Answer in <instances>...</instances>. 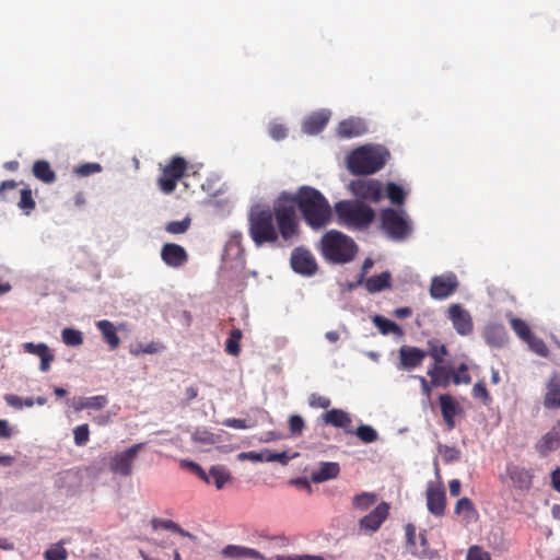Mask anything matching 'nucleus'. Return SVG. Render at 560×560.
<instances>
[{
	"instance_id": "f257e3e1",
	"label": "nucleus",
	"mask_w": 560,
	"mask_h": 560,
	"mask_svg": "<svg viewBox=\"0 0 560 560\" xmlns=\"http://www.w3.org/2000/svg\"><path fill=\"white\" fill-rule=\"evenodd\" d=\"M313 230L326 228L332 220V210L326 197L316 188L301 186L295 194L282 191L275 199L276 220L279 222L283 242L293 244L300 235V220Z\"/></svg>"
},
{
	"instance_id": "f03ea898",
	"label": "nucleus",
	"mask_w": 560,
	"mask_h": 560,
	"mask_svg": "<svg viewBox=\"0 0 560 560\" xmlns=\"http://www.w3.org/2000/svg\"><path fill=\"white\" fill-rule=\"evenodd\" d=\"M248 223L249 236L256 246L275 244L279 241L281 245H289L283 242L279 222L276 220L275 201L271 209L260 207L252 209Z\"/></svg>"
},
{
	"instance_id": "7ed1b4c3",
	"label": "nucleus",
	"mask_w": 560,
	"mask_h": 560,
	"mask_svg": "<svg viewBox=\"0 0 560 560\" xmlns=\"http://www.w3.org/2000/svg\"><path fill=\"white\" fill-rule=\"evenodd\" d=\"M389 152L378 144H365L352 150V174H374L386 164Z\"/></svg>"
},
{
	"instance_id": "20e7f679",
	"label": "nucleus",
	"mask_w": 560,
	"mask_h": 560,
	"mask_svg": "<svg viewBox=\"0 0 560 560\" xmlns=\"http://www.w3.org/2000/svg\"><path fill=\"white\" fill-rule=\"evenodd\" d=\"M318 249L328 262L346 264L350 261V240L339 231H327L319 241Z\"/></svg>"
},
{
	"instance_id": "39448f33",
	"label": "nucleus",
	"mask_w": 560,
	"mask_h": 560,
	"mask_svg": "<svg viewBox=\"0 0 560 560\" xmlns=\"http://www.w3.org/2000/svg\"><path fill=\"white\" fill-rule=\"evenodd\" d=\"M188 168L187 161L182 156H173L168 164L162 170V175L158 179L160 190L166 195L172 194Z\"/></svg>"
},
{
	"instance_id": "423d86ee",
	"label": "nucleus",
	"mask_w": 560,
	"mask_h": 560,
	"mask_svg": "<svg viewBox=\"0 0 560 560\" xmlns=\"http://www.w3.org/2000/svg\"><path fill=\"white\" fill-rule=\"evenodd\" d=\"M180 466L189 469L192 474L198 476L205 482L213 483L218 490H221L228 482L232 480V475L224 466H212L208 472L203 468L191 460H180Z\"/></svg>"
},
{
	"instance_id": "0eeeda50",
	"label": "nucleus",
	"mask_w": 560,
	"mask_h": 560,
	"mask_svg": "<svg viewBox=\"0 0 560 560\" xmlns=\"http://www.w3.org/2000/svg\"><path fill=\"white\" fill-rule=\"evenodd\" d=\"M382 228L393 240L406 238L410 231V224L404 213L392 208L384 209L381 213Z\"/></svg>"
},
{
	"instance_id": "6e6552de",
	"label": "nucleus",
	"mask_w": 560,
	"mask_h": 560,
	"mask_svg": "<svg viewBox=\"0 0 560 560\" xmlns=\"http://www.w3.org/2000/svg\"><path fill=\"white\" fill-rule=\"evenodd\" d=\"M389 513L390 504L388 502L382 501L378 503L370 513L359 520V534L366 536L375 534L388 518Z\"/></svg>"
},
{
	"instance_id": "1a4fd4ad",
	"label": "nucleus",
	"mask_w": 560,
	"mask_h": 560,
	"mask_svg": "<svg viewBox=\"0 0 560 560\" xmlns=\"http://www.w3.org/2000/svg\"><path fill=\"white\" fill-rule=\"evenodd\" d=\"M143 445V443H137L126 451L115 454L109 462L110 471L122 477H129L132 474V464Z\"/></svg>"
},
{
	"instance_id": "9d476101",
	"label": "nucleus",
	"mask_w": 560,
	"mask_h": 560,
	"mask_svg": "<svg viewBox=\"0 0 560 560\" xmlns=\"http://www.w3.org/2000/svg\"><path fill=\"white\" fill-rule=\"evenodd\" d=\"M290 264L296 273L306 277L315 275L318 269L315 257L304 247H296L292 250Z\"/></svg>"
},
{
	"instance_id": "9b49d317",
	"label": "nucleus",
	"mask_w": 560,
	"mask_h": 560,
	"mask_svg": "<svg viewBox=\"0 0 560 560\" xmlns=\"http://www.w3.org/2000/svg\"><path fill=\"white\" fill-rule=\"evenodd\" d=\"M447 318L460 336H469L474 331V322L470 313L460 304H451L447 308Z\"/></svg>"
},
{
	"instance_id": "f8f14e48",
	"label": "nucleus",
	"mask_w": 560,
	"mask_h": 560,
	"mask_svg": "<svg viewBox=\"0 0 560 560\" xmlns=\"http://www.w3.org/2000/svg\"><path fill=\"white\" fill-rule=\"evenodd\" d=\"M427 508L435 516H443L446 508V493L441 482H429L427 487Z\"/></svg>"
},
{
	"instance_id": "ddd939ff",
	"label": "nucleus",
	"mask_w": 560,
	"mask_h": 560,
	"mask_svg": "<svg viewBox=\"0 0 560 560\" xmlns=\"http://www.w3.org/2000/svg\"><path fill=\"white\" fill-rule=\"evenodd\" d=\"M457 287L458 281L454 273L436 276L432 279L430 294L435 300H444L452 295Z\"/></svg>"
},
{
	"instance_id": "4468645a",
	"label": "nucleus",
	"mask_w": 560,
	"mask_h": 560,
	"mask_svg": "<svg viewBox=\"0 0 560 560\" xmlns=\"http://www.w3.org/2000/svg\"><path fill=\"white\" fill-rule=\"evenodd\" d=\"M352 195L363 200L377 202L382 198V185L376 179L352 180Z\"/></svg>"
},
{
	"instance_id": "2eb2a0df",
	"label": "nucleus",
	"mask_w": 560,
	"mask_h": 560,
	"mask_svg": "<svg viewBox=\"0 0 560 560\" xmlns=\"http://www.w3.org/2000/svg\"><path fill=\"white\" fill-rule=\"evenodd\" d=\"M161 259L171 268H180L188 261L186 249L176 243H165L161 248Z\"/></svg>"
},
{
	"instance_id": "dca6fc26",
	"label": "nucleus",
	"mask_w": 560,
	"mask_h": 560,
	"mask_svg": "<svg viewBox=\"0 0 560 560\" xmlns=\"http://www.w3.org/2000/svg\"><path fill=\"white\" fill-rule=\"evenodd\" d=\"M428 352L417 347L402 346L399 349V369L410 371L420 366Z\"/></svg>"
},
{
	"instance_id": "f3484780",
	"label": "nucleus",
	"mask_w": 560,
	"mask_h": 560,
	"mask_svg": "<svg viewBox=\"0 0 560 560\" xmlns=\"http://www.w3.org/2000/svg\"><path fill=\"white\" fill-rule=\"evenodd\" d=\"M441 413L448 430H453L456 425L455 416L462 412L459 404L448 394L439 397Z\"/></svg>"
},
{
	"instance_id": "a211bd4d",
	"label": "nucleus",
	"mask_w": 560,
	"mask_h": 560,
	"mask_svg": "<svg viewBox=\"0 0 560 560\" xmlns=\"http://www.w3.org/2000/svg\"><path fill=\"white\" fill-rule=\"evenodd\" d=\"M330 119V112L322 109L310 114L302 124V130L306 135L319 133L328 124Z\"/></svg>"
},
{
	"instance_id": "6ab92c4d",
	"label": "nucleus",
	"mask_w": 560,
	"mask_h": 560,
	"mask_svg": "<svg viewBox=\"0 0 560 560\" xmlns=\"http://www.w3.org/2000/svg\"><path fill=\"white\" fill-rule=\"evenodd\" d=\"M482 337L489 346L494 348L503 347L509 340L505 327L495 323H490L483 328Z\"/></svg>"
},
{
	"instance_id": "aec40b11",
	"label": "nucleus",
	"mask_w": 560,
	"mask_h": 560,
	"mask_svg": "<svg viewBox=\"0 0 560 560\" xmlns=\"http://www.w3.org/2000/svg\"><path fill=\"white\" fill-rule=\"evenodd\" d=\"M374 210L361 202H352V228L366 229L374 220Z\"/></svg>"
},
{
	"instance_id": "412c9836",
	"label": "nucleus",
	"mask_w": 560,
	"mask_h": 560,
	"mask_svg": "<svg viewBox=\"0 0 560 560\" xmlns=\"http://www.w3.org/2000/svg\"><path fill=\"white\" fill-rule=\"evenodd\" d=\"M506 472L515 488L529 490L533 485L534 474L530 469L517 465L508 466Z\"/></svg>"
},
{
	"instance_id": "4be33fe9",
	"label": "nucleus",
	"mask_w": 560,
	"mask_h": 560,
	"mask_svg": "<svg viewBox=\"0 0 560 560\" xmlns=\"http://www.w3.org/2000/svg\"><path fill=\"white\" fill-rule=\"evenodd\" d=\"M222 556L230 559L267 560L258 550L238 545H228L223 548Z\"/></svg>"
},
{
	"instance_id": "5701e85b",
	"label": "nucleus",
	"mask_w": 560,
	"mask_h": 560,
	"mask_svg": "<svg viewBox=\"0 0 560 560\" xmlns=\"http://www.w3.org/2000/svg\"><path fill=\"white\" fill-rule=\"evenodd\" d=\"M546 409H558L560 407V375L555 373L546 385L544 397Z\"/></svg>"
},
{
	"instance_id": "b1692460",
	"label": "nucleus",
	"mask_w": 560,
	"mask_h": 560,
	"mask_svg": "<svg viewBox=\"0 0 560 560\" xmlns=\"http://www.w3.org/2000/svg\"><path fill=\"white\" fill-rule=\"evenodd\" d=\"M340 467L338 463L324 462L319 464L317 469H314L310 478L314 483H320L338 476Z\"/></svg>"
},
{
	"instance_id": "393cba45",
	"label": "nucleus",
	"mask_w": 560,
	"mask_h": 560,
	"mask_svg": "<svg viewBox=\"0 0 560 560\" xmlns=\"http://www.w3.org/2000/svg\"><path fill=\"white\" fill-rule=\"evenodd\" d=\"M560 447V430L553 428L546 433L536 444V450L541 456H547L550 452Z\"/></svg>"
},
{
	"instance_id": "a878e982",
	"label": "nucleus",
	"mask_w": 560,
	"mask_h": 560,
	"mask_svg": "<svg viewBox=\"0 0 560 560\" xmlns=\"http://www.w3.org/2000/svg\"><path fill=\"white\" fill-rule=\"evenodd\" d=\"M97 329L101 331L104 341L108 345L110 350H116L120 345V338L117 335L115 325L107 320L102 319L96 323Z\"/></svg>"
},
{
	"instance_id": "bb28decb",
	"label": "nucleus",
	"mask_w": 560,
	"mask_h": 560,
	"mask_svg": "<svg viewBox=\"0 0 560 560\" xmlns=\"http://www.w3.org/2000/svg\"><path fill=\"white\" fill-rule=\"evenodd\" d=\"M428 375L431 378L432 386L448 387L451 383L452 369L443 364H434L429 371Z\"/></svg>"
},
{
	"instance_id": "cd10ccee",
	"label": "nucleus",
	"mask_w": 560,
	"mask_h": 560,
	"mask_svg": "<svg viewBox=\"0 0 560 560\" xmlns=\"http://www.w3.org/2000/svg\"><path fill=\"white\" fill-rule=\"evenodd\" d=\"M108 404V399L104 395H97L93 397H79L73 400L72 407L75 411L84 409L100 410Z\"/></svg>"
},
{
	"instance_id": "c85d7f7f",
	"label": "nucleus",
	"mask_w": 560,
	"mask_h": 560,
	"mask_svg": "<svg viewBox=\"0 0 560 560\" xmlns=\"http://www.w3.org/2000/svg\"><path fill=\"white\" fill-rule=\"evenodd\" d=\"M365 289L370 293H376L392 285V276L388 271H384L378 276L370 277L364 282Z\"/></svg>"
},
{
	"instance_id": "c756f323",
	"label": "nucleus",
	"mask_w": 560,
	"mask_h": 560,
	"mask_svg": "<svg viewBox=\"0 0 560 560\" xmlns=\"http://www.w3.org/2000/svg\"><path fill=\"white\" fill-rule=\"evenodd\" d=\"M33 175L45 184H51L56 180V173L50 164L45 160H37L33 164Z\"/></svg>"
},
{
	"instance_id": "7c9ffc66",
	"label": "nucleus",
	"mask_w": 560,
	"mask_h": 560,
	"mask_svg": "<svg viewBox=\"0 0 560 560\" xmlns=\"http://www.w3.org/2000/svg\"><path fill=\"white\" fill-rule=\"evenodd\" d=\"M151 525H152L153 529H155V530L158 528L162 527L164 529L179 534L183 537H187V538L191 539L192 541L197 540V537L195 535L185 530L176 522H174L172 520H160V518L154 517L151 521Z\"/></svg>"
},
{
	"instance_id": "2f4dec72",
	"label": "nucleus",
	"mask_w": 560,
	"mask_h": 560,
	"mask_svg": "<svg viewBox=\"0 0 560 560\" xmlns=\"http://www.w3.org/2000/svg\"><path fill=\"white\" fill-rule=\"evenodd\" d=\"M373 323L382 335L393 334L399 337L404 335L400 326L384 316L375 315L373 317Z\"/></svg>"
},
{
	"instance_id": "473e14b6",
	"label": "nucleus",
	"mask_w": 560,
	"mask_h": 560,
	"mask_svg": "<svg viewBox=\"0 0 560 560\" xmlns=\"http://www.w3.org/2000/svg\"><path fill=\"white\" fill-rule=\"evenodd\" d=\"M455 513L463 515L467 522L476 520L478 516L477 510L469 498H462L456 502Z\"/></svg>"
},
{
	"instance_id": "72a5a7b5",
	"label": "nucleus",
	"mask_w": 560,
	"mask_h": 560,
	"mask_svg": "<svg viewBox=\"0 0 560 560\" xmlns=\"http://www.w3.org/2000/svg\"><path fill=\"white\" fill-rule=\"evenodd\" d=\"M376 501L377 494L374 492H362L352 498V504L361 511H368Z\"/></svg>"
},
{
	"instance_id": "f704fd0d",
	"label": "nucleus",
	"mask_w": 560,
	"mask_h": 560,
	"mask_svg": "<svg viewBox=\"0 0 560 560\" xmlns=\"http://www.w3.org/2000/svg\"><path fill=\"white\" fill-rule=\"evenodd\" d=\"M511 327L520 339L527 341L534 334L526 322L521 318H511Z\"/></svg>"
},
{
	"instance_id": "c9c22d12",
	"label": "nucleus",
	"mask_w": 560,
	"mask_h": 560,
	"mask_svg": "<svg viewBox=\"0 0 560 560\" xmlns=\"http://www.w3.org/2000/svg\"><path fill=\"white\" fill-rule=\"evenodd\" d=\"M62 341L70 347H78L83 343L82 332L73 328H65L61 331Z\"/></svg>"
},
{
	"instance_id": "e433bc0d",
	"label": "nucleus",
	"mask_w": 560,
	"mask_h": 560,
	"mask_svg": "<svg viewBox=\"0 0 560 560\" xmlns=\"http://www.w3.org/2000/svg\"><path fill=\"white\" fill-rule=\"evenodd\" d=\"M242 331L238 328L231 330L226 340L225 350L229 354L237 355L241 351L240 340L242 339Z\"/></svg>"
},
{
	"instance_id": "4c0bfd02",
	"label": "nucleus",
	"mask_w": 560,
	"mask_h": 560,
	"mask_svg": "<svg viewBox=\"0 0 560 560\" xmlns=\"http://www.w3.org/2000/svg\"><path fill=\"white\" fill-rule=\"evenodd\" d=\"M324 420L326 423L335 427H343L348 421V416L341 410L332 409L324 415Z\"/></svg>"
},
{
	"instance_id": "58836bf2",
	"label": "nucleus",
	"mask_w": 560,
	"mask_h": 560,
	"mask_svg": "<svg viewBox=\"0 0 560 560\" xmlns=\"http://www.w3.org/2000/svg\"><path fill=\"white\" fill-rule=\"evenodd\" d=\"M354 433L363 443H372L378 439L376 430L366 424L359 425Z\"/></svg>"
},
{
	"instance_id": "ea45409f",
	"label": "nucleus",
	"mask_w": 560,
	"mask_h": 560,
	"mask_svg": "<svg viewBox=\"0 0 560 560\" xmlns=\"http://www.w3.org/2000/svg\"><path fill=\"white\" fill-rule=\"evenodd\" d=\"M20 201L18 203L19 208H21L26 214H30L31 211L35 209V200L32 196V190L30 188H23L20 191Z\"/></svg>"
},
{
	"instance_id": "a19ab883",
	"label": "nucleus",
	"mask_w": 560,
	"mask_h": 560,
	"mask_svg": "<svg viewBox=\"0 0 560 560\" xmlns=\"http://www.w3.org/2000/svg\"><path fill=\"white\" fill-rule=\"evenodd\" d=\"M526 343L528 345L530 350L533 352H535L536 354H538V355H540L542 358H547L549 355V349H548L546 342L541 338L536 337L535 335H533L526 341Z\"/></svg>"
},
{
	"instance_id": "79ce46f5",
	"label": "nucleus",
	"mask_w": 560,
	"mask_h": 560,
	"mask_svg": "<svg viewBox=\"0 0 560 560\" xmlns=\"http://www.w3.org/2000/svg\"><path fill=\"white\" fill-rule=\"evenodd\" d=\"M451 380L455 385L469 384L471 382V376L468 373V366L465 363H462L456 371L452 370Z\"/></svg>"
},
{
	"instance_id": "37998d69",
	"label": "nucleus",
	"mask_w": 560,
	"mask_h": 560,
	"mask_svg": "<svg viewBox=\"0 0 560 560\" xmlns=\"http://www.w3.org/2000/svg\"><path fill=\"white\" fill-rule=\"evenodd\" d=\"M439 453L442 456L444 463L450 464L456 462L460 457V451L455 446L439 445Z\"/></svg>"
},
{
	"instance_id": "c03bdc74",
	"label": "nucleus",
	"mask_w": 560,
	"mask_h": 560,
	"mask_svg": "<svg viewBox=\"0 0 560 560\" xmlns=\"http://www.w3.org/2000/svg\"><path fill=\"white\" fill-rule=\"evenodd\" d=\"M387 197L395 205H401L405 201L404 189L395 183L387 185Z\"/></svg>"
},
{
	"instance_id": "a18cd8bd",
	"label": "nucleus",
	"mask_w": 560,
	"mask_h": 560,
	"mask_svg": "<svg viewBox=\"0 0 560 560\" xmlns=\"http://www.w3.org/2000/svg\"><path fill=\"white\" fill-rule=\"evenodd\" d=\"M73 440L75 445L83 446L90 440V429L89 424H80L73 430Z\"/></svg>"
},
{
	"instance_id": "49530a36",
	"label": "nucleus",
	"mask_w": 560,
	"mask_h": 560,
	"mask_svg": "<svg viewBox=\"0 0 560 560\" xmlns=\"http://www.w3.org/2000/svg\"><path fill=\"white\" fill-rule=\"evenodd\" d=\"M471 394L475 399L481 400L485 405H489L491 402V397L485 382L482 381H479L474 385Z\"/></svg>"
},
{
	"instance_id": "de8ad7c7",
	"label": "nucleus",
	"mask_w": 560,
	"mask_h": 560,
	"mask_svg": "<svg viewBox=\"0 0 560 560\" xmlns=\"http://www.w3.org/2000/svg\"><path fill=\"white\" fill-rule=\"evenodd\" d=\"M190 226V219L185 218L180 221H171L166 224L165 230L171 234H183Z\"/></svg>"
},
{
	"instance_id": "09e8293b",
	"label": "nucleus",
	"mask_w": 560,
	"mask_h": 560,
	"mask_svg": "<svg viewBox=\"0 0 560 560\" xmlns=\"http://www.w3.org/2000/svg\"><path fill=\"white\" fill-rule=\"evenodd\" d=\"M68 557L67 550L60 545H54L44 552L45 560H66Z\"/></svg>"
},
{
	"instance_id": "8fccbe9b",
	"label": "nucleus",
	"mask_w": 560,
	"mask_h": 560,
	"mask_svg": "<svg viewBox=\"0 0 560 560\" xmlns=\"http://www.w3.org/2000/svg\"><path fill=\"white\" fill-rule=\"evenodd\" d=\"M102 172V166L100 163L91 162L78 165L74 168V174L80 177H85L95 173Z\"/></svg>"
},
{
	"instance_id": "3c124183",
	"label": "nucleus",
	"mask_w": 560,
	"mask_h": 560,
	"mask_svg": "<svg viewBox=\"0 0 560 560\" xmlns=\"http://www.w3.org/2000/svg\"><path fill=\"white\" fill-rule=\"evenodd\" d=\"M39 353L40 354H37V357L40 359L39 370L42 372H48L51 368V363L55 360V354L48 346H46Z\"/></svg>"
},
{
	"instance_id": "603ef678",
	"label": "nucleus",
	"mask_w": 560,
	"mask_h": 560,
	"mask_svg": "<svg viewBox=\"0 0 560 560\" xmlns=\"http://www.w3.org/2000/svg\"><path fill=\"white\" fill-rule=\"evenodd\" d=\"M405 535H406V541H407V547H408L409 551L412 555H418L419 552L416 547V538H417L416 527L410 523L407 524L405 526Z\"/></svg>"
},
{
	"instance_id": "864d4df0",
	"label": "nucleus",
	"mask_w": 560,
	"mask_h": 560,
	"mask_svg": "<svg viewBox=\"0 0 560 560\" xmlns=\"http://www.w3.org/2000/svg\"><path fill=\"white\" fill-rule=\"evenodd\" d=\"M335 210L342 223L350 224V200H342L337 202L335 205Z\"/></svg>"
},
{
	"instance_id": "5fc2aeb1",
	"label": "nucleus",
	"mask_w": 560,
	"mask_h": 560,
	"mask_svg": "<svg viewBox=\"0 0 560 560\" xmlns=\"http://www.w3.org/2000/svg\"><path fill=\"white\" fill-rule=\"evenodd\" d=\"M267 560H325L323 556L319 555H277L273 558Z\"/></svg>"
},
{
	"instance_id": "6e6d98bb",
	"label": "nucleus",
	"mask_w": 560,
	"mask_h": 560,
	"mask_svg": "<svg viewBox=\"0 0 560 560\" xmlns=\"http://www.w3.org/2000/svg\"><path fill=\"white\" fill-rule=\"evenodd\" d=\"M428 354L433 358L434 364H442L444 357L447 354V349L444 345H434L430 347Z\"/></svg>"
},
{
	"instance_id": "4d7b16f0",
	"label": "nucleus",
	"mask_w": 560,
	"mask_h": 560,
	"mask_svg": "<svg viewBox=\"0 0 560 560\" xmlns=\"http://www.w3.org/2000/svg\"><path fill=\"white\" fill-rule=\"evenodd\" d=\"M269 135L273 140H283L288 136V128L284 125L278 122L270 124Z\"/></svg>"
},
{
	"instance_id": "13d9d810",
	"label": "nucleus",
	"mask_w": 560,
	"mask_h": 560,
	"mask_svg": "<svg viewBox=\"0 0 560 560\" xmlns=\"http://www.w3.org/2000/svg\"><path fill=\"white\" fill-rule=\"evenodd\" d=\"M467 560H491L490 553L479 546H471L467 552Z\"/></svg>"
},
{
	"instance_id": "bf43d9fd",
	"label": "nucleus",
	"mask_w": 560,
	"mask_h": 560,
	"mask_svg": "<svg viewBox=\"0 0 560 560\" xmlns=\"http://www.w3.org/2000/svg\"><path fill=\"white\" fill-rule=\"evenodd\" d=\"M369 131V125L365 119L352 118V137H358Z\"/></svg>"
},
{
	"instance_id": "052dcab7",
	"label": "nucleus",
	"mask_w": 560,
	"mask_h": 560,
	"mask_svg": "<svg viewBox=\"0 0 560 560\" xmlns=\"http://www.w3.org/2000/svg\"><path fill=\"white\" fill-rule=\"evenodd\" d=\"M289 427L292 434H301L304 429V420L298 415H293L289 419Z\"/></svg>"
},
{
	"instance_id": "680f3d73",
	"label": "nucleus",
	"mask_w": 560,
	"mask_h": 560,
	"mask_svg": "<svg viewBox=\"0 0 560 560\" xmlns=\"http://www.w3.org/2000/svg\"><path fill=\"white\" fill-rule=\"evenodd\" d=\"M310 405L315 408L326 409L330 405V400L327 397L313 394L310 397Z\"/></svg>"
},
{
	"instance_id": "e2e57ef3",
	"label": "nucleus",
	"mask_w": 560,
	"mask_h": 560,
	"mask_svg": "<svg viewBox=\"0 0 560 560\" xmlns=\"http://www.w3.org/2000/svg\"><path fill=\"white\" fill-rule=\"evenodd\" d=\"M47 345L44 343V342H39V343H34V342H24L22 345V348L24 350V352L26 353H30V354H34V355H37V354H40L39 352L43 351V349L46 347Z\"/></svg>"
},
{
	"instance_id": "0e129e2a",
	"label": "nucleus",
	"mask_w": 560,
	"mask_h": 560,
	"mask_svg": "<svg viewBox=\"0 0 560 560\" xmlns=\"http://www.w3.org/2000/svg\"><path fill=\"white\" fill-rule=\"evenodd\" d=\"M266 462H279L285 465L289 462V456L285 452L282 453H271L266 451Z\"/></svg>"
},
{
	"instance_id": "69168bd1",
	"label": "nucleus",
	"mask_w": 560,
	"mask_h": 560,
	"mask_svg": "<svg viewBox=\"0 0 560 560\" xmlns=\"http://www.w3.org/2000/svg\"><path fill=\"white\" fill-rule=\"evenodd\" d=\"M5 402L15 409H22L23 408V398L15 395V394H7L4 395Z\"/></svg>"
},
{
	"instance_id": "338daca9",
	"label": "nucleus",
	"mask_w": 560,
	"mask_h": 560,
	"mask_svg": "<svg viewBox=\"0 0 560 560\" xmlns=\"http://www.w3.org/2000/svg\"><path fill=\"white\" fill-rule=\"evenodd\" d=\"M240 459H250L253 462H264L266 460V452L262 453H256V452H247V453H241L238 455Z\"/></svg>"
},
{
	"instance_id": "774afa93",
	"label": "nucleus",
	"mask_w": 560,
	"mask_h": 560,
	"mask_svg": "<svg viewBox=\"0 0 560 560\" xmlns=\"http://www.w3.org/2000/svg\"><path fill=\"white\" fill-rule=\"evenodd\" d=\"M551 485H552V488L557 491V492H560V467H557L552 474H551Z\"/></svg>"
}]
</instances>
